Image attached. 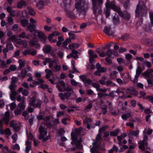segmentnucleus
I'll list each match as a JSON object with an SVG mask.
<instances>
[{
    "mask_svg": "<svg viewBox=\"0 0 153 153\" xmlns=\"http://www.w3.org/2000/svg\"><path fill=\"white\" fill-rule=\"evenodd\" d=\"M39 88H41L43 89H47L48 88V86L46 84H43L38 86Z\"/></svg>",
    "mask_w": 153,
    "mask_h": 153,
    "instance_id": "bf43d9fd",
    "label": "nucleus"
},
{
    "mask_svg": "<svg viewBox=\"0 0 153 153\" xmlns=\"http://www.w3.org/2000/svg\"><path fill=\"white\" fill-rule=\"evenodd\" d=\"M63 2L65 4L66 7L69 8L70 6V4H69L70 2V0H63Z\"/></svg>",
    "mask_w": 153,
    "mask_h": 153,
    "instance_id": "8fccbe9b",
    "label": "nucleus"
},
{
    "mask_svg": "<svg viewBox=\"0 0 153 153\" xmlns=\"http://www.w3.org/2000/svg\"><path fill=\"white\" fill-rule=\"evenodd\" d=\"M118 150V148L115 145H114L113 147L108 151V153H112L114 151L117 152Z\"/></svg>",
    "mask_w": 153,
    "mask_h": 153,
    "instance_id": "58836bf2",
    "label": "nucleus"
},
{
    "mask_svg": "<svg viewBox=\"0 0 153 153\" xmlns=\"http://www.w3.org/2000/svg\"><path fill=\"white\" fill-rule=\"evenodd\" d=\"M30 23L28 27V29L31 32H33L34 28L36 27V21L32 18H30Z\"/></svg>",
    "mask_w": 153,
    "mask_h": 153,
    "instance_id": "ddd939ff",
    "label": "nucleus"
},
{
    "mask_svg": "<svg viewBox=\"0 0 153 153\" xmlns=\"http://www.w3.org/2000/svg\"><path fill=\"white\" fill-rule=\"evenodd\" d=\"M113 53V50H108L106 52V55L109 57H110Z\"/></svg>",
    "mask_w": 153,
    "mask_h": 153,
    "instance_id": "052dcab7",
    "label": "nucleus"
},
{
    "mask_svg": "<svg viewBox=\"0 0 153 153\" xmlns=\"http://www.w3.org/2000/svg\"><path fill=\"white\" fill-rule=\"evenodd\" d=\"M19 25L18 24H14L13 26H12V30L14 31H17L18 28H19Z\"/></svg>",
    "mask_w": 153,
    "mask_h": 153,
    "instance_id": "0e129e2a",
    "label": "nucleus"
},
{
    "mask_svg": "<svg viewBox=\"0 0 153 153\" xmlns=\"http://www.w3.org/2000/svg\"><path fill=\"white\" fill-rule=\"evenodd\" d=\"M106 10L104 11V13L105 14L106 17L109 16L110 11L109 9L111 8L115 11L117 12L119 15L125 19H129L130 15L129 13L126 12L123 13L121 12L119 7L116 6L114 4V1H113L111 3L108 0H107V1L105 5Z\"/></svg>",
    "mask_w": 153,
    "mask_h": 153,
    "instance_id": "f03ea898",
    "label": "nucleus"
},
{
    "mask_svg": "<svg viewBox=\"0 0 153 153\" xmlns=\"http://www.w3.org/2000/svg\"><path fill=\"white\" fill-rule=\"evenodd\" d=\"M44 2L42 0L39 1L36 4V7L39 10H41L44 7Z\"/></svg>",
    "mask_w": 153,
    "mask_h": 153,
    "instance_id": "aec40b11",
    "label": "nucleus"
},
{
    "mask_svg": "<svg viewBox=\"0 0 153 153\" xmlns=\"http://www.w3.org/2000/svg\"><path fill=\"white\" fill-rule=\"evenodd\" d=\"M141 72V69L139 67H138L136 71V75L139 76Z\"/></svg>",
    "mask_w": 153,
    "mask_h": 153,
    "instance_id": "864d4df0",
    "label": "nucleus"
},
{
    "mask_svg": "<svg viewBox=\"0 0 153 153\" xmlns=\"http://www.w3.org/2000/svg\"><path fill=\"white\" fill-rule=\"evenodd\" d=\"M93 2V13L96 14L98 10L99 13H100V5L103 3L102 0H92Z\"/></svg>",
    "mask_w": 153,
    "mask_h": 153,
    "instance_id": "0eeeda50",
    "label": "nucleus"
},
{
    "mask_svg": "<svg viewBox=\"0 0 153 153\" xmlns=\"http://www.w3.org/2000/svg\"><path fill=\"white\" fill-rule=\"evenodd\" d=\"M149 16L150 18L152 25H153V12L149 13Z\"/></svg>",
    "mask_w": 153,
    "mask_h": 153,
    "instance_id": "774afa93",
    "label": "nucleus"
},
{
    "mask_svg": "<svg viewBox=\"0 0 153 153\" xmlns=\"http://www.w3.org/2000/svg\"><path fill=\"white\" fill-rule=\"evenodd\" d=\"M26 105L25 103L21 102L19 103L18 105V107L21 109L22 110L25 109Z\"/></svg>",
    "mask_w": 153,
    "mask_h": 153,
    "instance_id": "72a5a7b5",
    "label": "nucleus"
},
{
    "mask_svg": "<svg viewBox=\"0 0 153 153\" xmlns=\"http://www.w3.org/2000/svg\"><path fill=\"white\" fill-rule=\"evenodd\" d=\"M0 134H4L7 137L10 136L12 134L10 129L8 128H6L4 131H3L2 128V121L1 120H0Z\"/></svg>",
    "mask_w": 153,
    "mask_h": 153,
    "instance_id": "9d476101",
    "label": "nucleus"
},
{
    "mask_svg": "<svg viewBox=\"0 0 153 153\" xmlns=\"http://www.w3.org/2000/svg\"><path fill=\"white\" fill-rule=\"evenodd\" d=\"M97 51L99 54L100 56L101 57H105L107 56L106 53L104 52H102L101 53H100V51H97Z\"/></svg>",
    "mask_w": 153,
    "mask_h": 153,
    "instance_id": "e2e57ef3",
    "label": "nucleus"
},
{
    "mask_svg": "<svg viewBox=\"0 0 153 153\" xmlns=\"http://www.w3.org/2000/svg\"><path fill=\"white\" fill-rule=\"evenodd\" d=\"M79 77L82 82H85L86 81L87 76L85 75H81L79 76Z\"/></svg>",
    "mask_w": 153,
    "mask_h": 153,
    "instance_id": "603ef678",
    "label": "nucleus"
},
{
    "mask_svg": "<svg viewBox=\"0 0 153 153\" xmlns=\"http://www.w3.org/2000/svg\"><path fill=\"white\" fill-rule=\"evenodd\" d=\"M40 134L39 136V139L44 143L50 138L49 134L47 135V131L46 129L42 126H40L39 129Z\"/></svg>",
    "mask_w": 153,
    "mask_h": 153,
    "instance_id": "39448f33",
    "label": "nucleus"
},
{
    "mask_svg": "<svg viewBox=\"0 0 153 153\" xmlns=\"http://www.w3.org/2000/svg\"><path fill=\"white\" fill-rule=\"evenodd\" d=\"M100 138V135L98 134L96 137V141L93 143V148H91L90 149L91 153H101L99 150H105L104 145H101L99 142Z\"/></svg>",
    "mask_w": 153,
    "mask_h": 153,
    "instance_id": "20e7f679",
    "label": "nucleus"
},
{
    "mask_svg": "<svg viewBox=\"0 0 153 153\" xmlns=\"http://www.w3.org/2000/svg\"><path fill=\"white\" fill-rule=\"evenodd\" d=\"M126 92L127 93L131 94L134 95H136L138 94V92L134 88L131 87L127 88L126 91Z\"/></svg>",
    "mask_w": 153,
    "mask_h": 153,
    "instance_id": "f3484780",
    "label": "nucleus"
},
{
    "mask_svg": "<svg viewBox=\"0 0 153 153\" xmlns=\"http://www.w3.org/2000/svg\"><path fill=\"white\" fill-rule=\"evenodd\" d=\"M51 47L49 45H45L43 50L44 52L47 53L50 52L51 50Z\"/></svg>",
    "mask_w": 153,
    "mask_h": 153,
    "instance_id": "b1692460",
    "label": "nucleus"
},
{
    "mask_svg": "<svg viewBox=\"0 0 153 153\" xmlns=\"http://www.w3.org/2000/svg\"><path fill=\"white\" fill-rule=\"evenodd\" d=\"M10 116L9 112L8 111L5 112L3 118V120L6 124H8L9 123Z\"/></svg>",
    "mask_w": 153,
    "mask_h": 153,
    "instance_id": "a211bd4d",
    "label": "nucleus"
},
{
    "mask_svg": "<svg viewBox=\"0 0 153 153\" xmlns=\"http://www.w3.org/2000/svg\"><path fill=\"white\" fill-rule=\"evenodd\" d=\"M71 41L70 39H66L62 43L63 46L66 48L68 44L70 43Z\"/></svg>",
    "mask_w": 153,
    "mask_h": 153,
    "instance_id": "f704fd0d",
    "label": "nucleus"
},
{
    "mask_svg": "<svg viewBox=\"0 0 153 153\" xmlns=\"http://www.w3.org/2000/svg\"><path fill=\"white\" fill-rule=\"evenodd\" d=\"M46 74V77L47 79H49L50 77L53 74L52 71L48 69H46L45 70Z\"/></svg>",
    "mask_w": 153,
    "mask_h": 153,
    "instance_id": "393cba45",
    "label": "nucleus"
},
{
    "mask_svg": "<svg viewBox=\"0 0 153 153\" xmlns=\"http://www.w3.org/2000/svg\"><path fill=\"white\" fill-rule=\"evenodd\" d=\"M12 138L13 140V142L15 143L16 142L17 140V135L16 134H14L12 136Z\"/></svg>",
    "mask_w": 153,
    "mask_h": 153,
    "instance_id": "37998d69",
    "label": "nucleus"
},
{
    "mask_svg": "<svg viewBox=\"0 0 153 153\" xmlns=\"http://www.w3.org/2000/svg\"><path fill=\"white\" fill-rule=\"evenodd\" d=\"M144 9H146V7L145 6L144 2L142 1H139L136 10V16H138L140 15L139 12V11L141 10L140 13L141 14L142 13L141 12L144 10Z\"/></svg>",
    "mask_w": 153,
    "mask_h": 153,
    "instance_id": "6e6552de",
    "label": "nucleus"
},
{
    "mask_svg": "<svg viewBox=\"0 0 153 153\" xmlns=\"http://www.w3.org/2000/svg\"><path fill=\"white\" fill-rule=\"evenodd\" d=\"M18 62L19 64V67L20 69L24 67L26 63V61L20 59L19 60Z\"/></svg>",
    "mask_w": 153,
    "mask_h": 153,
    "instance_id": "cd10ccee",
    "label": "nucleus"
},
{
    "mask_svg": "<svg viewBox=\"0 0 153 153\" xmlns=\"http://www.w3.org/2000/svg\"><path fill=\"white\" fill-rule=\"evenodd\" d=\"M17 81V78L13 77L12 78L11 84L9 86V88L11 91V92L10 94V97L12 100H15V96L17 92L15 91L14 88V83Z\"/></svg>",
    "mask_w": 153,
    "mask_h": 153,
    "instance_id": "423d86ee",
    "label": "nucleus"
},
{
    "mask_svg": "<svg viewBox=\"0 0 153 153\" xmlns=\"http://www.w3.org/2000/svg\"><path fill=\"white\" fill-rule=\"evenodd\" d=\"M82 128H80L79 129H76L74 133H71V138L72 141L71 143L73 148L71 149V150L74 151L76 149H81L82 148V145L81 144L82 140L80 138V131Z\"/></svg>",
    "mask_w": 153,
    "mask_h": 153,
    "instance_id": "7ed1b4c3",
    "label": "nucleus"
},
{
    "mask_svg": "<svg viewBox=\"0 0 153 153\" xmlns=\"http://www.w3.org/2000/svg\"><path fill=\"white\" fill-rule=\"evenodd\" d=\"M0 68H4L7 65L6 62L4 60H0Z\"/></svg>",
    "mask_w": 153,
    "mask_h": 153,
    "instance_id": "c9c22d12",
    "label": "nucleus"
},
{
    "mask_svg": "<svg viewBox=\"0 0 153 153\" xmlns=\"http://www.w3.org/2000/svg\"><path fill=\"white\" fill-rule=\"evenodd\" d=\"M105 77L104 76H102L101 79L99 80L100 83L102 85H105Z\"/></svg>",
    "mask_w": 153,
    "mask_h": 153,
    "instance_id": "4d7b16f0",
    "label": "nucleus"
},
{
    "mask_svg": "<svg viewBox=\"0 0 153 153\" xmlns=\"http://www.w3.org/2000/svg\"><path fill=\"white\" fill-rule=\"evenodd\" d=\"M17 94H16L15 96V100H16H16L18 101H19V102L20 101L21 102H22L23 103V102L25 103V101H24L25 97H21V96H20V95H18V97H16V98H15V96ZM15 100L14 101H15Z\"/></svg>",
    "mask_w": 153,
    "mask_h": 153,
    "instance_id": "bb28decb",
    "label": "nucleus"
},
{
    "mask_svg": "<svg viewBox=\"0 0 153 153\" xmlns=\"http://www.w3.org/2000/svg\"><path fill=\"white\" fill-rule=\"evenodd\" d=\"M75 62L74 60H72L71 61V68L73 70V72L72 73H74L75 72H77L78 73L79 71L77 70V69L76 68L75 66Z\"/></svg>",
    "mask_w": 153,
    "mask_h": 153,
    "instance_id": "a878e982",
    "label": "nucleus"
},
{
    "mask_svg": "<svg viewBox=\"0 0 153 153\" xmlns=\"http://www.w3.org/2000/svg\"><path fill=\"white\" fill-rule=\"evenodd\" d=\"M68 35L70 38L72 39H74L76 38L75 35L73 33L71 32H69L68 33Z\"/></svg>",
    "mask_w": 153,
    "mask_h": 153,
    "instance_id": "338daca9",
    "label": "nucleus"
},
{
    "mask_svg": "<svg viewBox=\"0 0 153 153\" xmlns=\"http://www.w3.org/2000/svg\"><path fill=\"white\" fill-rule=\"evenodd\" d=\"M148 139V136L147 135H145L143 137V141H140L139 142L140 145L139 148L142 151L145 150V146H147V143L146 140Z\"/></svg>",
    "mask_w": 153,
    "mask_h": 153,
    "instance_id": "4468645a",
    "label": "nucleus"
},
{
    "mask_svg": "<svg viewBox=\"0 0 153 153\" xmlns=\"http://www.w3.org/2000/svg\"><path fill=\"white\" fill-rule=\"evenodd\" d=\"M26 147L25 149V153H29L30 150L31 149V144L30 142L27 140L25 142Z\"/></svg>",
    "mask_w": 153,
    "mask_h": 153,
    "instance_id": "6ab92c4d",
    "label": "nucleus"
},
{
    "mask_svg": "<svg viewBox=\"0 0 153 153\" xmlns=\"http://www.w3.org/2000/svg\"><path fill=\"white\" fill-rule=\"evenodd\" d=\"M27 71L25 69H23L21 70V77L24 78L25 77Z\"/></svg>",
    "mask_w": 153,
    "mask_h": 153,
    "instance_id": "e433bc0d",
    "label": "nucleus"
},
{
    "mask_svg": "<svg viewBox=\"0 0 153 153\" xmlns=\"http://www.w3.org/2000/svg\"><path fill=\"white\" fill-rule=\"evenodd\" d=\"M34 35L38 36L39 38L42 39L41 41L42 42L44 43H46V37L44 33L38 30H34Z\"/></svg>",
    "mask_w": 153,
    "mask_h": 153,
    "instance_id": "9b49d317",
    "label": "nucleus"
},
{
    "mask_svg": "<svg viewBox=\"0 0 153 153\" xmlns=\"http://www.w3.org/2000/svg\"><path fill=\"white\" fill-rule=\"evenodd\" d=\"M75 5L76 11H75L74 10L73 12H71L67 8L65 9L67 17L72 19H75L76 18L75 14L77 13L79 14L83 11H85L88 8H85L86 7H87V4H86L84 2L81 0H76Z\"/></svg>",
    "mask_w": 153,
    "mask_h": 153,
    "instance_id": "f257e3e1",
    "label": "nucleus"
},
{
    "mask_svg": "<svg viewBox=\"0 0 153 153\" xmlns=\"http://www.w3.org/2000/svg\"><path fill=\"white\" fill-rule=\"evenodd\" d=\"M113 21L115 25H117L120 22V21L118 18V17L117 15L114 16L113 19Z\"/></svg>",
    "mask_w": 153,
    "mask_h": 153,
    "instance_id": "7c9ffc66",
    "label": "nucleus"
},
{
    "mask_svg": "<svg viewBox=\"0 0 153 153\" xmlns=\"http://www.w3.org/2000/svg\"><path fill=\"white\" fill-rule=\"evenodd\" d=\"M34 73L35 76L37 78H40L41 76V73L40 72L37 71H35Z\"/></svg>",
    "mask_w": 153,
    "mask_h": 153,
    "instance_id": "13d9d810",
    "label": "nucleus"
},
{
    "mask_svg": "<svg viewBox=\"0 0 153 153\" xmlns=\"http://www.w3.org/2000/svg\"><path fill=\"white\" fill-rule=\"evenodd\" d=\"M25 4L26 3L25 2L22 0H21L18 3L17 7L19 8H20L23 6L25 5Z\"/></svg>",
    "mask_w": 153,
    "mask_h": 153,
    "instance_id": "c756f323",
    "label": "nucleus"
},
{
    "mask_svg": "<svg viewBox=\"0 0 153 153\" xmlns=\"http://www.w3.org/2000/svg\"><path fill=\"white\" fill-rule=\"evenodd\" d=\"M28 10L29 11V13L30 15H34L35 14V12L33 9L31 7H29L28 8Z\"/></svg>",
    "mask_w": 153,
    "mask_h": 153,
    "instance_id": "ea45409f",
    "label": "nucleus"
},
{
    "mask_svg": "<svg viewBox=\"0 0 153 153\" xmlns=\"http://www.w3.org/2000/svg\"><path fill=\"white\" fill-rule=\"evenodd\" d=\"M28 23V21L25 19H22L21 20V24L23 27L26 26Z\"/></svg>",
    "mask_w": 153,
    "mask_h": 153,
    "instance_id": "2f4dec72",
    "label": "nucleus"
},
{
    "mask_svg": "<svg viewBox=\"0 0 153 153\" xmlns=\"http://www.w3.org/2000/svg\"><path fill=\"white\" fill-rule=\"evenodd\" d=\"M9 69L12 71H14L16 69V66L14 65H12L9 67Z\"/></svg>",
    "mask_w": 153,
    "mask_h": 153,
    "instance_id": "3c124183",
    "label": "nucleus"
},
{
    "mask_svg": "<svg viewBox=\"0 0 153 153\" xmlns=\"http://www.w3.org/2000/svg\"><path fill=\"white\" fill-rule=\"evenodd\" d=\"M48 59V60L47 61L48 63H49V67L50 68H51L57 64L55 60H52L49 58V59Z\"/></svg>",
    "mask_w": 153,
    "mask_h": 153,
    "instance_id": "4be33fe9",
    "label": "nucleus"
},
{
    "mask_svg": "<svg viewBox=\"0 0 153 153\" xmlns=\"http://www.w3.org/2000/svg\"><path fill=\"white\" fill-rule=\"evenodd\" d=\"M16 106V105L14 102L11 103L10 105H6V107L8 108V106H10V109L12 110L14 109L15 108Z\"/></svg>",
    "mask_w": 153,
    "mask_h": 153,
    "instance_id": "a18cd8bd",
    "label": "nucleus"
},
{
    "mask_svg": "<svg viewBox=\"0 0 153 153\" xmlns=\"http://www.w3.org/2000/svg\"><path fill=\"white\" fill-rule=\"evenodd\" d=\"M119 131L118 129H116L114 131H112L110 132V134L111 136H116L118 132Z\"/></svg>",
    "mask_w": 153,
    "mask_h": 153,
    "instance_id": "c03bdc74",
    "label": "nucleus"
},
{
    "mask_svg": "<svg viewBox=\"0 0 153 153\" xmlns=\"http://www.w3.org/2000/svg\"><path fill=\"white\" fill-rule=\"evenodd\" d=\"M88 54L89 57H90V58H94L97 57V54L91 50H90L88 51Z\"/></svg>",
    "mask_w": 153,
    "mask_h": 153,
    "instance_id": "5701e85b",
    "label": "nucleus"
},
{
    "mask_svg": "<svg viewBox=\"0 0 153 153\" xmlns=\"http://www.w3.org/2000/svg\"><path fill=\"white\" fill-rule=\"evenodd\" d=\"M131 116L130 114L128 113L123 114L122 115L121 117L123 119L126 120L127 119L130 117Z\"/></svg>",
    "mask_w": 153,
    "mask_h": 153,
    "instance_id": "473e14b6",
    "label": "nucleus"
},
{
    "mask_svg": "<svg viewBox=\"0 0 153 153\" xmlns=\"http://www.w3.org/2000/svg\"><path fill=\"white\" fill-rule=\"evenodd\" d=\"M39 40L36 37H34L29 42L30 45L31 47H34L36 48H39L40 46L39 43Z\"/></svg>",
    "mask_w": 153,
    "mask_h": 153,
    "instance_id": "1a4fd4ad",
    "label": "nucleus"
},
{
    "mask_svg": "<svg viewBox=\"0 0 153 153\" xmlns=\"http://www.w3.org/2000/svg\"><path fill=\"white\" fill-rule=\"evenodd\" d=\"M104 32L108 35H112L114 33V32L111 30L110 27H105L104 29Z\"/></svg>",
    "mask_w": 153,
    "mask_h": 153,
    "instance_id": "412c9836",
    "label": "nucleus"
},
{
    "mask_svg": "<svg viewBox=\"0 0 153 153\" xmlns=\"http://www.w3.org/2000/svg\"><path fill=\"white\" fill-rule=\"evenodd\" d=\"M8 22V23L11 25L13 24V19L10 16H8L7 19Z\"/></svg>",
    "mask_w": 153,
    "mask_h": 153,
    "instance_id": "5fc2aeb1",
    "label": "nucleus"
},
{
    "mask_svg": "<svg viewBox=\"0 0 153 153\" xmlns=\"http://www.w3.org/2000/svg\"><path fill=\"white\" fill-rule=\"evenodd\" d=\"M13 48V46L11 43L10 42L7 43L6 48L3 50V53H7L9 51L12 50Z\"/></svg>",
    "mask_w": 153,
    "mask_h": 153,
    "instance_id": "dca6fc26",
    "label": "nucleus"
},
{
    "mask_svg": "<svg viewBox=\"0 0 153 153\" xmlns=\"http://www.w3.org/2000/svg\"><path fill=\"white\" fill-rule=\"evenodd\" d=\"M42 102L40 100H39L37 101V102L35 105L34 107H38L39 108L41 107Z\"/></svg>",
    "mask_w": 153,
    "mask_h": 153,
    "instance_id": "6e6d98bb",
    "label": "nucleus"
},
{
    "mask_svg": "<svg viewBox=\"0 0 153 153\" xmlns=\"http://www.w3.org/2000/svg\"><path fill=\"white\" fill-rule=\"evenodd\" d=\"M10 126L13 127L16 131H17L20 129L21 125L20 123L18 122L12 120L10 122Z\"/></svg>",
    "mask_w": 153,
    "mask_h": 153,
    "instance_id": "f8f14e48",
    "label": "nucleus"
},
{
    "mask_svg": "<svg viewBox=\"0 0 153 153\" xmlns=\"http://www.w3.org/2000/svg\"><path fill=\"white\" fill-rule=\"evenodd\" d=\"M20 51L18 50L15 52L14 53V55L13 56L16 58H18L20 55Z\"/></svg>",
    "mask_w": 153,
    "mask_h": 153,
    "instance_id": "09e8293b",
    "label": "nucleus"
},
{
    "mask_svg": "<svg viewBox=\"0 0 153 153\" xmlns=\"http://www.w3.org/2000/svg\"><path fill=\"white\" fill-rule=\"evenodd\" d=\"M131 135L133 136H136L139 134V131L138 129L136 131L133 130L130 132Z\"/></svg>",
    "mask_w": 153,
    "mask_h": 153,
    "instance_id": "79ce46f5",
    "label": "nucleus"
},
{
    "mask_svg": "<svg viewBox=\"0 0 153 153\" xmlns=\"http://www.w3.org/2000/svg\"><path fill=\"white\" fill-rule=\"evenodd\" d=\"M19 37L20 38H26L27 39L29 38L28 35L26 34L25 32H23L20 34L19 36Z\"/></svg>",
    "mask_w": 153,
    "mask_h": 153,
    "instance_id": "c85d7f7f",
    "label": "nucleus"
},
{
    "mask_svg": "<svg viewBox=\"0 0 153 153\" xmlns=\"http://www.w3.org/2000/svg\"><path fill=\"white\" fill-rule=\"evenodd\" d=\"M11 148L13 150H15L16 149L19 150H20V147L19 145L18 144H16L14 145H13L11 146Z\"/></svg>",
    "mask_w": 153,
    "mask_h": 153,
    "instance_id": "49530a36",
    "label": "nucleus"
},
{
    "mask_svg": "<svg viewBox=\"0 0 153 153\" xmlns=\"http://www.w3.org/2000/svg\"><path fill=\"white\" fill-rule=\"evenodd\" d=\"M2 150L3 152L7 153L9 152L8 148L7 146H5L2 148Z\"/></svg>",
    "mask_w": 153,
    "mask_h": 153,
    "instance_id": "680f3d73",
    "label": "nucleus"
},
{
    "mask_svg": "<svg viewBox=\"0 0 153 153\" xmlns=\"http://www.w3.org/2000/svg\"><path fill=\"white\" fill-rule=\"evenodd\" d=\"M118 72L115 71H114L111 73L110 76V77L112 78H114L116 76Z\"/></svg>",
    "mask_w": 153,
    "mask_h": 153,
    "instance_id": "de8ad7c7",
    "label": "nucleus"
},
{
    "mask_svg": "<svg viewBox=\"0 0 153 153\" xmlns=\"http://www.w3.org/2000/svg\"><path fill=\"white\" fill-rule=\"evenodd\" d=\"M16 37L15 35H13L10 36V37L8 39V40L9 41H11L13 42L16 41Z\"/></svg>",
    "mask_w": 153,
    "mask_h": 153,
    "instance_id": "a19ab883",
    "label": "nucleus"
},
{
    "mask_svg": "<svg viewBox=\"0 0 153 153\" xmlns=\"http://www.w3.org/2000/svg\"><path fill=\"white\" fill-rule=\"evenodd\" d=\"M53 68L55 71H60L61 70V66L58 65L57 64H56L53 67Z\"/></svg>",
    "mask_w": 153,
    "mask_h": 153,
    "instance_id": "4c0bfd02",
    "label": "nucleus"
},
{
    "mask_svg": "<svg viewBox=\"0 0 153 153\" xmlns=\"http://www.w3.org/2000/svg\"><path fill=\"white\" fill-rule=\"evenodd\" d=\"M65 84L62 81L57 83L56 87L59 91H65Z\"/></svg>",
    "mask_w": 153,
    "mask_h": 153,
    "instance_id": "2eb2a0df",
    "label": "nucleus"
},
{
    "mask_svg": "<svg viewBox=\"0 0 153 153\" xmlns=\"http://www.w3.org/2000/svg\"><path fill=\"white\" fill-rule=\"evenodd\" d=\"M29 91L27 89H24L22 91V94L25 96H27L28 94Z\"/></svg>",
    "mask_w": 153,
    "mask_h": 153,
    "instance_id": "69168bd1",
    "label": "nucleus"
}]
</instances>
